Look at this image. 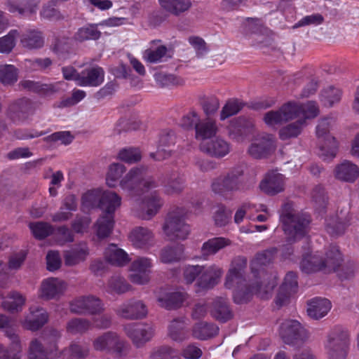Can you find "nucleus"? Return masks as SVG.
<instances>
[{
    "mask_svg": "<svg viewBox=\"0 0 359 359\" xmlns=\"http://www.w3.org/2000/svg\"><path fill=\"white\" fill-rule=\"evenodd\" d=\"M246 260L233 262L226 274L225 287L227 289H234L233 297L236 304L247 303L253 294H256L262 299L268 298V295L276 285L275 278L264 281L256 280L255 283L248 285L244 277V269Z\"/></svg>",
    "mask_w": 359,
    "mask_h": 359,
    "instance_id": "f257e3e1",
    "label": "nucleus"
},
{
    "mask_svg": "<svg viewBox=\"0 0 359 359\" xmlns=\"http://www.w3.org/2000/svg\"><path fill=\"white\" fill-rule=\"evenodd\" d=\"M280 220L288 242L294 243L305 237L309 231L310 215L296 211L292 203L283 205Z\"/></svg>",
    "mask_w": 359,
    "mask_h": 359,
    "instance_id": "f03ea898",
    "label": "nucleus"
},
{
    "mask_svg": "<svg viewBox=\"0 0 359 359\" xmlns=\"http://www.w3.org/2000/svg\"><path fill=\"white\" fill-rule=\"evenodd\" d=\"M342 262L341 254L337 246H332L322 257L318 254L306 255L300 264L303 272L311 273L319 271L325 273L335 271Z\"/></svg>",
    "mask_w": 359,
    "mask_h": 359,
    "instance_id": "7ed1b4c3",
    "label": "nucleus"
},
{
    "mask_svg": "<svg viewBox=\"0 0 359 359\" xmlns=\"http://www.w3.org/2000/svg\"><path fill=\"white\" fill-rule=\"evenodd\" d=\"M147 172L146 166L132 168L120 181V187L131 198L157 187V182Z\"/></svg>",
    "mask_w": 359,
    "mask_h": 359,
    "instance_id": "20e7f679",
    "label": "nucleus"
},
{
    "mask_svg": "<svg viewBox=\"0 0 359 359\" xmlns=\"http://www.w3.org/2000/svg\"><path fill=\"white\" fill-rule=\"evenodd\" d=\"M243 172L240 165L231 168L226 173L212 180V191L225 198L235 192L243 191L244 189Z\"/></svg>",
    "mask_w": 359,
    "mask_h": 359,
    "instance_id": "39448f33",
    "label": "nucleus"
},
{
    "mask_svg": "<svg viewBox=\"0 0 359 359\" xmlns=\"http://www.w3.org/2000/svg\"><path fill=\"white\" fill-rule=\"evenodd\" d=\"M349 345L348 332L339 326H336L329 331L324 342L328 359H346Z\"/></svg>",
    "mask_w": 359,
    "mask_h": 359,
    "instance_id": "423d86ee",
    "label": "nucleus"
},
{
    "mask_svg": "<svg viewBox=\"0 0 359 359\" xmlns=\"http://www.w3.org/2000/svg\"><path fill=\"white\" fill-rule=\"evenodd\" d=\"M184 209L177 208L170 212L163 225V231L169 241L185 240L190 233V226L185 222Z\"/></svg>",
    "mask_w": 359,
    "mask_h": 359,
    "instance_id": "0eeeda50",
    "label": "nucleus"
},
{
    "mask_svg": "<svg viewBox=\"0 0 359 359\" xmlns=\"http://www.w3.org/2000/svg\"><path fill=\"white\" fill-rule=\"evenodd\" d=\"M61 336L60 332L55 329L49 330L48 339L50 346L45 350L42 344L37 339H33L29 344V355L30 359H57L61 356L55 344Z\"/></svg>",
    "mask_w": 359,
    "mask_h": 359,
    "instance_id": "6e6552de",
    "label": "nucleus"
},
{
    "mask_svg": "<svg viewBox=\"0 0 359 359\" xmlns=\"http://www.w3.org/2000/svg\"><path fill=\"white\" fill-rule=\"evenodd\" d=\"M123 330L136 348L143 347L155 334L154 327L147 323H127Z\"/></svg>",
    "mask_w": 359,
    "mask_h": 359,
    "instance_id": "1a4fd4ad",
    "label": "nucleus"
},
{
    "mask_svg": "<svg viewBox=\"0 0 359 359\" xmlns=\"http://www.w3.org/2000/svg\"><path fill=\"white\" fill-rule=\"evenodd\" d=\"M330 127V118L322 119L316 127V135L323 142L320 146V153L319 155L324 160L334 158L338 148L335 138L329 134Z\"/></svg>",
    "mask_w": 359,
    "mask_h": 359,
    "instance_id": "9d476101",
    "label": "nucleus"
},
{
    "mask_svg": "<svg viewBox=\"0 0 359 359\" xmlns=\"http://www.w3.org/2000/svg\"><path fill=\"white\" fill-rule=\"evenodd\" d=\"M279 334L283 341L289 345H296L309 337L308 331L296 320H285L280 326Z\"/></svg>",
    "mask_w": 359,
    "mask_h": 359,
    "instance_id": "9b49d317",
    "label": "nucleus"
},
{
    "mask_svg": "<svg viewBox=\"0 0 359 359\" xmlns=\"http://www.w3.org/2000/svg\"><path fill=\"white\" fill-rule=\"evenodd\" d=\"M162 205L163 200L154 193L142 201L135 200L132 208L135 216L144 220H149L157 214Z\"/></svg>",
    "mask_w": 359,
    "mask_h": 359,
    "instance_id": "f8f14e48",
    "label": "nucleus"
},
{
    "mask_svg": "<svg viewBox=\"0 0 359 359\" xmlns=\"http://www.w3.org/2000/svg\"><path fill=\"white\" fill-rule=\"evenodd\" d=\"M69 309L76 314H100L104 311L100 299L93 295L81 296L70 302Z\"/></svg>",
    "mask_w": 359,
    "mask_h": 359,
    "instance_id": "ddd939ff",
    "label": "nucleus"
},
{
    "mask_svg": "<svg viewBox=\"0 0 359 359\" xmlns=\"http://www.w3.org/2000/svg\"><path fill=\"white\" fill-rule=\"evenodd\" d=\"M275 149L276 143L273 135L261 133L252 139L248 147V153L254 158L261 159L271 155Z\"/></svg>",
    "mask_w": 359,
    "mask_h": 359,
    "instance_id": "4468645a",
    "label": "nucleus"
},
{
    "mask_svg": "<svg viewBox=\"0 0 359 359\" xmlns=\"http://www.w3.org/2000/svg\"><path fill=\"white\" fill-rule=\"evenodd\" d=\"M93 347L98 351L114 353L117 355H121L124 348V341L120 339L117 333L107 332L94 340Z\"/></svg>",
    "mask_w": 359,
    "mask_h": 359,
    "instance_id": "2eb2a0df",
    "label": "nucleus"
},
{
    "mask_svg": "<svg viewBox=\"0 0 359 359\" xmlns=\"http://www.w3.org/2000/svg\"><path fill=\"white\" fill-rule=\"evenodd\" d=\"M115 312L126 320H140L147 316L148 309L142 300L131 299L120 305Z\"/></svg>",
    "mask_w": 359,
    "mask_h": 359,
    "instance_id": "dca6fc26",
    "label": "nucleus"
},
{
    "mask_svg": "<svg viewBox=\"0 0 359 359\" xmlns=\"http://www.w3.org/2000/svg\"><path fill=\"white\" fill-rule=\"evenodd\" d=\"M152 266L153 264L151 259L144 257H137L130 265V280L133 283L138 285L148 283L150 280Z\"/></svg>",
    "mask_w": 359,
    "mask_h": 359,
    "instance_id": "f3484780",
    "label": "nucleus"
},
{
    "mask_svg": "<svg viewBox=\"0 0 359 359\" xmlns=\"http://www.w3.org/2000/svg\"><path fill=\"white\" fill-rule=\"evenodd\" d=\"M35 109L34 102L27 98H21L10 105L8 115L14 123H22L34 114Z\"/></svg>",
    "mask_w": 359,
    "mask_h": 359,
    "instance_id": "a211bd4d",
    "label": "nucleus"
},
{
    "mask_svg": "<svg viewBox=\"0 0 359 359\" xmlns=\"http://www.w3.org/2000/svg\"><path fill=\"white\" fill-rule=\"evenodd\" d=\"M67 284L58 278H48L42 280L40 297L46 300L59 299L67 290Z\"/></svg>",
    "mask_w": 359,
    "mask_h": 359,
    "instance_id": "6ab92c4d",
    "label": "nucleus"
},
{
    "mask_svg": "<svg viewBox=\"0 0 359 359\" xmlns=\"http://www.w3.org/2000/svg\"><path fill=\"white\" fill-rule=\"evenodd\" d=\"M254 123L250 119L239 117L231 121L229 134L231 139L237 142L243 141L252 133Z\"/></svg>",
    "mask_w": 359,
    "mask_h": 359,
    "instance_id": "aec40b11",
    "label": "nucleus"
},
{
    "mask_svg": "<svg viewBox=\"0 0 359 359\" xmlns=\"http://www.w3.org/2000/svg\"><path fill=\"white\" fill-rule=\"evenodd\" d=\"M6 336L11 340V344L9 347L0 344V359H21L22 348L18 335L13 329L8 328Z\"/></svg>",
    "mask_w": 359,
    "mask_h": 359,
    "instance_id": "412c9836",
    "label": "nucleus"
},
{
    "mask_svg": "<svg viewBox=\"0 0 359 359\" xmlns=\"http://www.w3.org/2000/svg\"><path fill=\"white\" fill-rule=\"evenodd\" d=\"M129 238L136 248L146 250L154 245V234L147 227L134 228L130 233Z\"/></svg>",
    "mask_w": 359,
    "mask_h": 359,
    "instance_id": "4be33fe9",
    "label": "nucleus"
},
{
    "mask_svg": "<svg viewBox=\"0 0 359 359\" xmlns=\"http://www.w3.org/2000/svg\"><path fill=\"white\" fill-rule=\"evenodd\" d=\"M298 286L297 274L292 271L288 272L284 278L278 293L276 297V304L282 306L287 303L292 294L297 291Z\"/></svg>",
    "mask_w": 359,
    "mask_h": 359,
    "instance_id": "5701e85b",
    "label": "nucleus"
},
{
    "mask_svg": "<svg viewBox=\"0 0 359 359\" xmlns=\"http://www.w3.org/2000/svg\"><path fill=\"white\" fill-rule=\"evenodd\" d=\"M48 320L47 311L42 307L34 306L22 322L23 327L29 330L36 331L42 327Z\"/></svg>",
    "mask_w": 359,
    "mask_h": 359,
    "instance_id": "b1692460",
    "label": "nucleus"
},
{
    "mask_svg": "<svg viewBox=\"0 0 359 359\" xmlns=\"http://www.w3.org/2000/svg\"><path fill=\"white\" fill-rule=\"evenodd\" d=\"M334 175L339 181L353 183L359 177V167L350 161L344 160L336 165Z\"/></svg>",
    "mask_w": 359,
    "mask_h": 359,
    "instance_id": "393cba45",
    "label": "nucleus"
},
{
    "mask_svg": "<svg viewBox=\"0 0 359 359\" xmlns=\"http://www.w3.org/2000/svg\"><path fill=\"white\" fill-rule=\"evenodd\" d=\"M201 150L215 158H222L230 152V144L222 138L217 137L209 141H203L200 145Z\"/></svg>",
    "mask_w": 359,
    "mask_h": 359,
    "instance_id": "a878e982",
    "label": "nucleus"
},
{
    "mask_svg": "<svg viewBox=\"0 0 359 359\" xmlns=\"http://www.w3.org/2000/svg\"><path fill=\"white\" fill-rule=\"evenodd\" d=\"M210 313L212 318L220 323H226L233 316L229 301L224 297H216L214 299L211 304Z\"/></svg>",
    "mask_w": 359,
    "mask_h": 359,
    "instance_id": "bb28decb",
    "label": "nucleus"
},
{
    "mask_svg": "<svg viewBox=\"0 0 359 359\" xmlns=\"http://www.w3.org/2000/svg\"><path fill=\"white\" fill-rule=\"evenodd\" d=\"M104 72L100 67L95 66L84 69L80 72L78 86L95 87L104 81Z\"/></svg>",
    "mask_w": 359,
    "mask_h": 359,
    "instance_id": "cd10ccee",
    "label": "nucleus"
},
{
    "mask_svg": "<svg viewBox=\"0 0 359 359\" xmlns=\"http://www.w3.org/2000/svg\"><path fill=\"white\" fill-rule=\"evenodd\" d=\"M259 188L268 195L277 194L284 189V177L278 172H269L260 182Z\"/></svg>",
    "mask_w": 359,
    "mask_h": 359,
    "instance_id": "c85d7f7f",
    "label": "nucleus"
},
{
    "mask_svg": "<svg viewBox=\"0 0 359 359\" xmlns=\"http://www.w3.org/2000/svg\"><path fill=\"white\" fill-rule=\"evenodd\" d=\"M78 208V201L75 195H67L61 203V206L57 212L52 215V220L55 222H62L69 220L72 217V212Z\"/></svg>",
    "mask_w": 359,
    "mask_h": 359,
    "instance_id": "c756f323",
    "label": "nucleus"
},
{
    "mask_svg": "<svg viewBox=\"0 0 359 359\" xmlns=\"http://www.w3.org/2000/svg\"><path fill=\"white\" fill-rule=\"evenodd\" d=\"M188 320L178 317L170 321L168 327V336L175 341L182 342L189 339Z\"/></svg>",
    "mask_w": 359,
    "mask_h": 359,
    "instance_id": "7c9ffc66",
    "label": "nucleus"
},
{
    "mask_svg": "<svg viewBox=\"0 0 359 359\" xmlns=\"http://www.w3.org/2000/svg\"><path fill=\"white\" fill-rule=\"evenodd\" d=\"M222 273V269L215 265L208 267L203 266V270L200 273L196 284L202 289L212 288L218 283Z\"/></svg>",
    "mask_w": 359,
    "mask_h": 359,
    "instance_id": "2f4dec72",
    "label": "nucleus"
},
{
    "mask_svg": "<svg viewBox=\"0 0 359 359\" xmlns=\"http://www.w3.org/2000/svg\"><path fill=\"white\" fill-rule=\"evenodd\" d=\"M39 3L40 0H22L20 3L17 0H7L6 6L11 13L30 17L36 14Z\"/></svg>",
    "mask_w": 359,
    "mask_h": 359,
    "instance_id": "473e14b6",
    "label": "nucleus"
},
{
    "mask_svg": "<svg viewBox=\"0 0 359 359\" xmlns=\"http://www.w3.org/2000/svg\"><path fill=\"white\" fill-rule=\"evenodd\" d=\"M187 298L184 292H164L157 297L158 305L168 310L181 307Z\"/></svg>",
    "mask_w": 359,
    "mask_h": 359,
    "instance_id": "72a5a7b5",
    "label": "nucleus"
},
{
    "mask_svg": "<svg viewBox=\"0 0 359 359\" xmlns=\"http://www.w3.org/2000/svg\"><path fill=\"white\" fill-rule=\"evenodd\" d=\"M231 244V240L224 237H214L208 239L201 246V257L207 260L210 256L215 255L219 250L229 246Z\"/></svg>",
    "mask_w": 359,
    "mask_h": 359,
    "instance_id": "f704fd0d",
    "label": "nucleus"
},
{
    "mask_svg": "<svg viewBox=\"0 0 359 359\" xmlns=\"http://www.w3.org/2000/svg\"><path fill=\"white\" fill-rule=\"evenodd\" d=\"M89 255V249L86 243H82L75 245L70 250L64 252V260L66 266H72L84 262Z\"/></svg>",
    "mask_w": 359,
    "mask_h": 359,
    "instance_id": "c9c22d12",
    "label": "nucleus"
},
{
    "mask_svg": "<svg viewBox=\"0 0 359 359\" xmlns=\"http://www.w3.org/2000/svg\"><path fill=\"white\" fill-rule=\"evenodd\" d=\"M121 205V197L114 191H104L100 198V208L103 215L114 217V212Z\"/></svg>",
    "mask_w": 359,
    "mask_h": 359,
    "instance_id": "e433bc0d",
    "label": "nucleus"
},
{
    "mask_svg": "<svg viewBox=\"0 0 359 359\" xmlns=\"http://www.w3.org/2000/svg\"><path fill=\"white\" fill-rule=\"evenodd\" d=\"M330 309V302L325 298L315 297L309 300L307 304L308 315L316 320H318L326 316Z\"/></svg>",
    "mask_w": 359,
    "mask_h": 359,
    "instance_id": "4c0bfd02",
    "label": "nucleus"
},
{
    "mask_svg": "<svg viewBox=\"0 0 359 359\" xmlns=\"http://www.w3.org/2000/svg\"><path fill=\"white\" fill-rule=\"evenodd\" d=\"M20 43L28 50L39 49L44 45V36L39 30L29 29L20 36Z\"/></svg>",
    "mask_w": 359,
    "mask_h": 359,
    "instance_id": "58836bf2",
    "label": "nucleus"
},
{
    "mask_svg": "<svg viewBox=\"0 0 359 359\" xmlns=\"http://www.w3.org/2000/svg\"><path fill=\"white\" fill-rule=\"evenodd\" d=\"M106 261L112 265L122 266L129 262L128 255L115 244H110L104 250Z\"/></svg>",
    "mask_w": 359,
    "mask_h": 359,
    "instance_id": "ea45409f",
    "label": "nucleus"
},
{
    "mask_svg": "<svg viewBox=\"0 0 359 359\" xmlns=\"http://www.w3.org/2000/svg\"><path fill=\"white\" fill-rule=\"evenodd\" d=\"M196 138L207 141V139L215 136L218 130L217 126L215 121L210 118H206L200 121L196 126Z\"/></svg>",
    "mask_w": 359,
    "mask_h": 359,
    "instance_id": "a19ab883",
    "label": "nucleus"
},
{
    "mask_svg": "<svg viewBox=\"0 0 359 359\" xmlns=\"http://www.w3.org/2000/svg\"><path fill=\"white\" fill-rule=\"evenodd\" d=\"M218 330V327L213 323L200 322L194 325L192 335L197 339L206 340L215 337Z\"/></svg>",
    "mask_w": 359,
    "mask_h": 359,
    "instance_id": "79ce46f5",
    "label": "nucleus"
},
{
    "mask_svg": "<svg viewBox=\"0 0 359 359\" xmlns=\"http://www.w3.org/2000/svg\"><path fill=\"white\" fill-rule=\"evenodd\" d=\"M184 257V246L182 245H175L173 246H166L161 251L160 259L162 262L170 264L177 262Z\"/></svg>",
    "mask_w": 359,
    "mask_h": 359,
    "instance_id": "37998d69",
    "label": "nucleus"
},
{
    "mask_svg": "<svg viewBox=\"0 0 359 359\" xmlns=\"http://www.w3.org/2000/svg\"><path fill=\"white\" fill-rule=\"evenodd\" d=\"M161 7L175 15L188 11L191 6L190 0H159Z\"/></svg>",
    "mask_w": 359,
    "mask_h": 359,
    "instance_id": "c03bdc74",
    "label": "nucleus"
},
{
    "mask_svg": "<svg viewBox=\"0 0 359 359\" xmlns=\"http://www.w3.org/2000/svg\"><path fill=\"white\" fill-rule=\"evenodd\" d=\"M276 252L277 248H271L257 255L251 263L252 271L255 276L256 273L259 272V268L269 264L273 261Z\"/></svg>",
    "mask_w": 359,
    "mask_h": 359,
    "instance_id": "a18cd8bd",
    "label": "nucleus"
},
{
    "mask_svg": "<svg viewBox=\"0 0 359 359\" xmlns=\"http://www.w3.org/2000/svg\"><path fill=\"white\" fill-rule=\"evenodd\" d=\"M184 176L178 172L172 173L164 184V191L166 194H180L184 187Z\"/></svg>",
    "mask_w": 359,
    "mask_h": 359,
    "instance_id": "49530a36",
    "label": "nucleus"
},
{
    "mask_svg": "<svg viewBox=\"0 0 359 359\" xmlns=\"http://www.w3.org/2000/svg\"><path fill=\"white\" fill-rule=\"evenodd\" d=\"M25 69L30 72H46L53 65V60L49 57H35L26 59L24 62Z\"/></svg>",
    "mask_w": 359,
    "mask_h": 359,
    "instance_id": "de8ad7c7",
    "label": "nucleus"
},
{
    "mask_svg": "<svg viewBox=\"0 0 359 359\" xmlns=\"http://www.w3.org/2000/svg\"><path fill=\"white\" fill-rule=\"evenodd\" d=\"M305 126L304 120L302 118L298 119L297 121L283 127L279 131V137L282 140L297 137L302 133Z\"/></svg>",
    "mask_w": 359,
    "mask_h": 359,
    "instance_id": "09e8293b",
    "label": "nucleus"
},
{
    "mask_svg": "<svg viewBox=\"0 0 359 359\" xmlns=\"http://www.w3.org/2000/svg\"><path fill=\"white\" fill-rule=\"evenodd\" d=\"M114 224V217L102 215L97 219L95 225L97 237L99 238H104L108 237L112 231Z\"/></svg>",
    "mask_w": 359,
    "mask_h": 359,
    "instance_id": "8fccbe9b",
    "label": "nucleus"
},
{
    "mask_svg": "<svg viewBox=\"0 0 359 359\" xmlns=\"http://www.w3.org/2000/svg\"><path fill=\"white\" fill-rule=\"evenodd\" d=\"M19 71L13 65H0V82L4 86H11L17 82Z\"/></svg>",
    "mask_w": 359,
    "mask_h": 359,
    "instance_id": "3c124183",
    "label": "nucleus"
},
{
    "mask_svg": "<svg viewBox=\"0 0 359 359\" xmlns=\"http://www.w3.org/2000/svg\"><path fill=\"white\" fill-rule=\"evenodd\" d=\"M25 297L18 292H12L8 297L2 302L4 309L11 312L20 311L25 304Z\"/></svg>",
    "mask_w": 359,
    "mask_h": 359,
    "instance_id": "603ef678",
    "label": "nucleus"
},
{
    "mask_svg": "<svg viewBox=\"0 0 359 359\" xmlns=\"http://www.w3.org/2000/svg\"><path fill=\"white\" fill-rule=\"evenodd\" d=\"M348 224L341 220L338 216H332L326 219L325 229L332 236H337L343 234Z\"/></svg>",
    "mask_w": 359,
    "mask_h": 359,
    "instance_id": "864d4df0",
    "label": "nucleus"
},
{
    "mask_svg": "<svg viewBox=\"0 0 359 359\" xmlns=\"http://www.w3.org/2000/svg\"><path fill=\"white\" fill-rule=\"evenodd\" d=\"M168 49L165 46L161 45L156 48H149L143 53V58L150 63H158L165 60Z\"/></svg>",
    "mask_w": 359,
    "mask_h": 359,
    "instance_id": "5fc2aeb1",
    "label": "nucleus"
},
{
    "mask_svg": "<svg viewBox=\"0 0 359 359\" xmlns=\"http://www.w3.org/2000/svg\"><path fill=\"white\" fill-rule=\"evenodd\" d=\"M101 33L97 29V26L89 25L81 27L74 34V39L82 42L86 40H96L100 37Z\"/></svg>",
    "mask_w": 359,
    "mask_h": 359,
    "instance_id": "6e6d98bb",
    "label": "nucleus"
},
{
    "mask_svg": "<svg viewBox=\"0 0 359 359\" xmlns=\"http://www.w3.org/2000/svg\"><path fill=\"white\" fill-rule=\"evenodd\" d=\"M126 167L118 163H112L109 168L106 177V183L109 187H115L118 180L126 172Z\"/></svg>",
    "mask_w": 359,
    "mask_h": 359,
    "instance_id": "4d7b16f0",
    "label": "nucleus"
},
{
    "mask_svg": "<svg viewBox=\"0 0 359 359\" xmlns=\"http://www.w3.org/2000/svg\"><path fill=\"white\" fill-rule=\"evenodd\" d=\"M341 94V90L339 88L330 86L323 90L320 100L325 106L330 107L339 102Z\"/></svg>",
    "mask_w": 359,
    "mask_h": 359,
    "instance_id": "13d9d810",
    "label": "nucleus"
},
{
    "mask_svg": "<svg viewBox=\"0 0 359 359\" xmlns=\"http://www.w3.org/2000/svg\"><path fill=\"white\" fill-rule=\"evenodd\" d=\"M91 323L85 318H74L67 324V331L71 334L83 333L89 330Z\"/></svg>",
    "mask_w": 359,
    "mask_h": 359,
    "instance_id": "bf43d9fd",
    "label": "nucleus"
},
{
    "mask_svg": "<svg viewBox=\"0 0 359 359\" xmlns=\"http://www.w3.org/2000/svg\"><path fill=\"white\" fill-rule=\"evenodd\" d=\"M280 110L285 122L294 118H302L301 106L296 102H288L280 107Z\"/></svg>",
    "mask_w": 359,
    "mask_h": 359,
    "instance_id": "052dcab7",
    "label": "nucleus"
},
{
    "mask_svg": "<svg viewBox=\"0 0 359 359\" xmlns=\"http://www.w3.org/2000/svg\"><path fill=\"white\" fill-rule=\"evenodd\" d=\"M102 194V192L99 189L90 190L85 193L81 198L82 207L87 209L97 205L100 207Z\"/></svg>",
    "mask_w": 359,
    "mask_h": 359,
    "instance_id": "680f3d73",
    "label": "nucleus"
},
{
    "mask_svg": "<svg viewBox=\"0 0 359 359\" xmlns=\"http://www.w3.org/2000/svg\"><path fill=\"white\" fill-rule=\"evenodd\" d=\"M34 236L38 239H43L53 233V226L43 222H32L29 225Z\"/></svg>",
    "mask_w": 359,
    "mask_h": 359,
    "instance_id": "e2e57ef3",
    "label": "nucleus"
},
{
    "mask_svg": "<svg viewBox=\"0 0 359 359\" xmlns=\"http://www.w3.org/2000/svg\"><path fill=\"white\" fill-rule=\"evenodd\" d=\"M18 36L16 29L11 30L8 34L0 38V53H10L15 46V40Z\"/></svg>",
    "mask_w": 359,
    "mask_h": 359,
    "instance_id": "0e129e2a",
    "label": "nucleus"
},
{
    "mask_svg": "<svg viewBox=\"0 0 359 359\" xmlns=\"http://www.w3.org/2000/svg\"><path fill=\"white\" fill-rule=\"evenodd\" d=\"M243 103L236 99H231L226 102L220 113V119L224 121L227 118L238 113L243 108Z\"/></svg>",
    "mask_w": 359,
    "mask_h": 359,
    "instance_id": "69168bd1",
    "label": "nucleus"
},
{
    "mask_svg": "<svg viewBox=\"0 0 359 359\" xmlns=\"http://www.w3.org/2000/svg\"><path fill=\"white\" fill-rule=\"evenodd\" d=\"M130 288V285L123 278L114 276L109 280L107 291L111 293L123 294L128 292Z\"/></svg>",
    "mask_w": 359,
    "mask_h": 359,
    "instance_id": "338daca9",
    "label": "nucleus"
},
{
    "mask_svg": "<svg viewBox=\"0 0 359 359\" xmlns=\"http://www.w3.org/2000/svg\"><path fill=\"white\" fill-rule=\"evenodd\" d=\"M89 350L87 347L83 346L77 343H72L68 348H65L61 355H69L72 358L83 359L88 355Z\"/></svg>",
    "mask_w": 359,
    "mask_h": 359,
    "instance_id": "774afa93",
    "label": "nucleus"
}]
</instances>
